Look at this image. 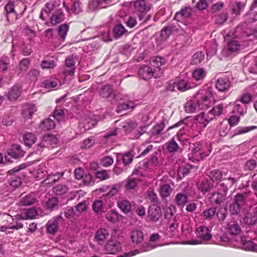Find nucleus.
Wrapping results in <instances>:
<instances>
[{
  "mask_svg": "<svg viewBox=\"0 0 257 257\" xmlns=\"http://www.w3.org/2000/svg\"><path fill=\"white\" fill-rule=\"evenodd\" d=\"M147 197L148 199L154 204L159 203V198L157 193L154 191L153 188H150L147 191Z\"/></svg>",
  "mask_w": 257,
  "mask_h": 257,
  "instance_id": "obj_43",
  "label": "nucleus"
},
{
  "mask_svg": "<svg viewBox=\"0 0 257 257\" xmlns=\"http://www.w3.org/2000/svg\"><path fill=\"white\" fill-rule=\"evenodd\" d=\"M240 242L242 245V248L248 251H256L257 250V245L252 241L248 239L245 236L241 237Z\"/></svg>",
  "mask_w": 257,
  "mask_h": 257,
  "instance_id": "obj_19",
  "label": "nucleus"
},
{
  "mask_svg": "<svg viewBox=\"0 0 257 257\" xmlns=\"http://www.w3.org/2000/svg\"><path fill=\"white\" fill-rule=\"evenodd\" d=\"M154 146L152 144H148L147 142L143 143L140 146V149L142 152L140 155V157H144L153 151Z\"/></svg>",
  "mask_w": 257,
  "mask_h": 257,
  "instance_id": "obj_46",
  "label": "nucleus"
},
{
  "mask_svg": "<svg viewBox=\"0 0 257 257\" xmlns=\"http://www.w3.org/2000/svg\"><path fill=\"white\" fill-rule=\"evenodd\" d=\"M5 10L6 12V17L8 22L13 23L17 20L18 15L15 9L14 2L11 1L9 2L5 6Z\"/></svg>",
  "mask_w": 257,
  "mask_h": 257,
  "instance_id": "obj_8",
  "label": "nucleus"
},
{
  "mask_svg": "<svg viewBox=\"0 0 257 257\" xmlns=\"http://www.w3.org/2000/svg\"><path fill=\"white\" fill-rule=\"evenodd\" d=\"M24 152L21 150V147L18 145H15L13 148L8 152V155L6 156V159L10 161L9 157H12L14 159H18L24 156Z\"/></svg>",
  "mask_w": 257,
  "mask_h": 257,
  "instance_id": "obj_17",
  "label": "nucleus"
},
{
  "mask_svg": "<svg viewBox=\"0 0 257 257\" xmlns=\"http://www.w3.org/2000/svg\"><path fill=\"white\" fill-rule=\"evenodd\" d=\"M227 105L224 103H220L214 106L212 109L215 115L216 116H220L223 113L224 108H226Z\"/></svg>",
  "mask_w": 257,
  "mask_h": 257,
  "instance_id": "obj_53",
  "label": "nucleus"
},
{
  "mask_svg": "<svg viewBox=\"0 0 257 257\" xmlns=\"http://www.w3.org/2000/svg\"><path fill=\"white\" fill-rule=\"evenodd\" d=\"M37 201L34 193H30L23 197L20 200L19 205L21 206H29Z\"/></svg>",
  "mask_w": 257,
  "mask_h": 257,
  "instance_id": "obj_20",
  "label": "nucleus"
},
{
  "mask_svg": "<svg viewBox=\"0 0 257 257\" xmlns=\"http://www.w3.org/2000/svg\"><path fill=\"white\" fill-rule=\"evenodd\" d=\"M53 192L57 195H62L68 191V187L65 185L60 184L53 188Z\"/></svg>",
  "mask_w": 257,
  "mask_h": 257,
  "instance_id": "obj_51",
  "label": "nucleus"
},
{
  "mask_svg": "<svg viewBox=\"0 0 257 257\" xmlns=\"http://www.w3.org/2000/svg\"><path fill=\"white\" fill-rule=\"evenodd\" d=\"M192 13V9L190 7L182 8L180 12H177L174 16V19L177 21H181L183 18H189Z\"/></svg>",
  "mask_w": 257,
  "mask_h": 257,
  "instance_id": "obj_18",
  "label": "nucleus"
},
{
  "mask_svg": "<svg viewBox=\"0 0 257 257\" xmlns=\"http://www.w3.org/2000/svg\"><path fill=\"white\" fill-rule=\"evenodd\" d=\"M108 236L109 233L106 229L100 228L96 232L95 239L97 241H103Z\"/></svg>",
  "mask_w": 257,
  "mask_h": 257,
  "instance_id": "obj_42",
  "label": "nucleus"
},
{
  "mask_svg": "<svg viewBox=\"0 0 257 257\" xmlns=\"http://www.w3.org/2000/svg\"><path fill=\"white\" fill-rule=\"evenodd\" d=\"M257 167V162L254 159H250L246 162L244 165V170L245 171H253Z\"/></svg>",
  "mask_w": 257,
  "mask_h": 257,
  "instance_id": "obj_56",
  "label": "nucleus"
},
{
  "mask_svg": "<svg viewBox=\"0 0 257 257\" xmlns=\"http://www.w3.org/2000/svg\"><path fill=\"white\" fill-rule=\"evenodd\" d=\"M55 123L51 118L44 120L40 124V127L44 131L51 130L54 128Z\"/></svg>",
  "mask_w": 257,
  "mask_h": 257,
  "instance_id": "obj_33",
  "label": "nucleus"
},
{
  "mask_svg": "<svg viewBox=\"0 0 257 257\" xmlns=\"http://www.w3.org/2000/svg\"><path fill=\"white\" fill-rule=\"evenodd\" d=\"M121 249L120 243L116 240H110L105 245V249L107 253L114 254Z\"/></svg>",
  "mask_w": 257,
  "mask_h": 257,
  "instance_id": "obj_12",
  "label": "nucleus"
},
{
  "mask_svg": "<svg viewBox=\"0 0 257 257\" xmlns=\"http://www.w3.org/2000/svg\"><path fill=\"white\" fill-rule=\"evenodd\" d=\"M201 146L199 145L192 149V158L197 161L203 159L204 156L201 152Z\"/></svg>",
  "mask_w": 257,
  "mask_h": 257,
  "instance_id": "obj_47",
  "label": "nucleus"
},
{
  "mask_svg": "<svg viewBox=\"0 0 257 257\" xmlns=\"http://www.w3.org/2000/svg\"><path fill=\"white\" fill-rule=\"evenodd\" d=\"M226 230L230 234L236 235L239 234L241 228L236 221L232 220L228 223Z\"/></svg>",
  "mask_w": 257,
  "mask_h": 257,
  "instance_id": "obj_21",
  "label": "nucleus"
},
{
  "mask_svg": "<svg viewBox=\"0 0 257 257\" xmlns=\"http://www.w3.org/2000/svg\"><path fill=\"white\" fill-rule=\"evenodd\" d=\"M57 142V139L54 135L44 136L41 142L37 146V153H41L44 150V148H49L52 145H56Z\"/></svg>",
  "mask_w": 257,
  "mask_h": 257,
  "instance_id": "obj_2",
  "label": "nucleus"
},
{
  "mask_svg": "<svg viewBox=\"0 0 257 257\" xmlns=\"http://www.w3.org/2000/svg\"><path fill=\"white\" fill-rule=\"evenodd\" d=\"M206 74V71L203 68L196 69L192 73L193 77L197 81L204 79Z\"/></svg>",
  "mask_w": 257,
  "mask_h": 257,
  "instance_id": "obj_45",
  "label": "nucleus"
},
{
  "mask_svg": "<svg viewBox=\"0 0 257 257\" xmlns=\"http://www.w3.org/2000/svg\"><path fill=\"white\" fill-rule=\"evenodd\" d=\"M99 93L103 98L115 99L116 97V91L109 84L102 85L99 89Z\"/></svg>",
  "mask_w": 257,
  "mask_h": 257,
  "instance_id": "obj_7",
  "label": "nucleus"
},
{
  "mask_svg": "<svg viewBox=\"0 0 257 257\" xmlns=\"http://www.w3.org/2000/svg\"><path fill=\"white\" fill-rule=\"evenodd\" d=\"M188 196L186 193H178L175 198L176 204L179 206H184L187 202Z\"/></svg>",
  "mask_w": 257,
  "mask_h": 257,
  "instance_id": "obj_27",
  "label": "nucleus"
},
{
  "mask_svg": "<svg viewBox=\"0 0 257 257\" xmlns=\"http://www.w3.org/2000/svg\"><path fill=\"white\" fill-rule=\"evenodd\" d=\"M37 140L35 135L32 133L26 134L24 136V141L25 145L28 147H31L34 144Z\"/></svg>",
  "mask_w": 257,
  "mask_h": 257,
  "instance_id": "obj_38",
  "label": "nucleus"
},
{
  "mask_svg": "<svg viewBox=\"0 0 257 257\" xmlns=\"http://www.w3.org/2000/svg\"><path fill=\"white\" fill-rule=\"evenodd\" d=\"M139 75L141 78L144 80L151 79L152 77H157L158 74L156 69H153L148 66L142 67L139 71Z\"/></svg>",
  "mask_w": 257,
  "mask_h": 257,
  "instance_id": "obj_9",
  "label": "nucleus"
},
{
  "mask_svg": "<svg viewBox=\"0 0 257 257\" xmlns=\"http://www.w3.org/2000/svg\"><path fill=\"white\" fill-rule=\"evenodd\" d=\"M117 206L124 213L128 212L131 208L130 201L126 199L119 200L117 202Z\"/></svg>",
  "mask_w": 257,
  "mask_h": 257,
  "instance_id": "obj_34",
  "label": "nucleus"
},
{
  "mask_svg": "<svg viewBox=\"0 0 257 257\" xmlns=\"http://www.w3.org/2000/svg\"><path fill=\"white\" fill-rule=\"evenodd\" d=\"M197 236L201 239L202 241H207L210 240L212 238V235L208 227L204 226L199 227L197 229Z\"/></svg>",
  "mask_w": 257,
  "mask_h": 257,
  "instance_id": "obj_14",
  "label": "nucleus"
},
{
  "mask_svg": "<svg viewBox=\"0 0 257 257\" xmlns=\"http://www.w3.org/2000/svg\"><path fill=\"white\" fill-rule=\"evenodd\" d=\"M101 164L104 167H108L113 163V159L110 156L103 157L101 160Z\"/></svg>",
  "mask_w": 257,
  "mask_h": 257,
  "instance_id": "obj_64",
  "label": "nucleus"
},
{
  "mask_svg": "<svg viewBox=\"0 0 257 257\" xmlns=\"http://www.w3.org/2000/svg\"><path fill=\"white\" fill-rule=\"evenodd\" d=\"M218 130L220 135L225 136L228 133L230 128L228 127V124L227 122H222L219 125Z\"/></svg>",
  "mask_w": 257,
  "mask_h": 257,
  "instance_id": "obj_55",
  "label": "nucleus"
},
{
  "mask_svg": "<svg viewBox=\"0 0 257 257\" xmlns=\"http://www.w3.org/2000/svg\"><path fill=\"white\" fill-rule=\"evenodd\" d=\"M179 148L178 144L173 139L167 143V149L169 153L176 152Z\"/></svg>",
  "mask_w": 257,
  "mask_h": 257,
  "instance_id": "obj_58",
  "label": "nucleus"
},
{
  "mask_svg": "<svg viewBox=\"0 0 257 257\" xmlns=\"http://www.w3.org/2000/svg\"><path fill=\"white\" fill-rule=\"evenodd\" d=\"M208 177L213 182H218L222 178V174L220 171L215 169L209 172Z\"/></svg>",
  "mask_w": 257,
  "mask_h": 257,
  "instance_id": "obj_39",
  "label": "nucleus"
},
{
  "mask_svg": "<svg viewBox=\"0 0 257 257\" xmlns=\"http://www.w3.org/2000/svg\"><path fill=\"white\" fill-rule=\"evenodd\" d=\"M148 216L149 219L154 222H156L162 216V211L160 207L155 204L149 207Z\"/></svg>",
  "mask_w": 257,
  "mask_h": 257,
  "instance_id": "obj_10",
  "label": "nucleus"
},
{
  "mask_svg": "<svg viewBox=\"0 0 257 257\" xmlns=\"http://www.w3.org/2000/svg\"><path fill=\"white\" fill-rule=\"evenodd\" d=\"M151 65L155 67L156 71H160V67L165 63V60L160 57L152 58L150 61Z\"/></svg>",
  "mask_w": 257,
  "mask_h": 257,
  "instance_id": "obj_30",
  "label": "nucleus"
},
{
  "mask_svg": "<svg viewBox=\"0 0 257 257\" xmlns=\"http://www.w3.org/2000/svg\"><path fill=\"white\" fill-rule=\"evenodd\" d=\"M242 222L252 226L257 223V206L251 207L242 218Z\"/></svg>",
  "mask_w": 257,
  "mask_h": 257,
  "instance_id": "obj_5",
  "label": "nucleus"
},
{
  "mask_svg": "<svg viewBox=\"0 0 257 257\" xmlns=\"http://www.w3.org/2000/svg\"><path fill=\"white\" fill-rule=\"evenodd\" d=\"M197 107L198 105H195L192 100H188L184 105L185 111L187 113L194 112Z\"/></svg>",
  "mask_w": 257,
  "mask_h": 257,
  "instance_id": "obj_49",
  "label": "nucleus"
},
{
  "mask_svg": "<svg viewBox=\"0 0 257 257\" xmlns=\"http://www.w3.org/2000/svg\"><path fill=\"white\" fill-rule=\"evenodd\" d=\"M190 171L188 168L184 166H180L178 169L177 175L179 179H182L183 177L187 175Z\"/></svg>",
  "mask_w": 257,
  "mask_h": 257,
  "instance_id": "obj_62",
  "label": "nucleus"
},
{
  "mask_svg": "<svg viewBox=\"0 0 257 257\" xmlns=\"http://www.w3.org/2000/svg\"><path fill=\"white\" fill-rule=\"evenodd\" d=\"M36 111L37 108L34 104H25L23 106L22 114L25 118H30Z\"/></svg>",
  "mask_w": 257,
  "mask_h": 257,
  "instance_id": "obj_22",
  "label": "nucleus"
},
{
  "mask_svg": "<svg viewBox=\"0 0 257 257\" xmlns=\"http://www.w3.org/2000/svg\"><path fill=\"white\" fill-rule=\"evenodd\" d=\"M22 88L21 85L16 84L13 85L7 93L8 99L11 101L16 100L21 95Z\"/></svg>",
  "mask_w": 257,
  "mask_h": 257,
  "instance_id": "obj_11",
  "label": "nucleus"
},
{
  "mask_svg": "<svg viewBox=\"0 0 257 257\" xmlns=\"http://www.w3.org/2000/svg\"><path fill=\"white\" fill-rule=\"evenodd\" d=\"M213 185L207 179H204L197 185L198 190L203 194L209 191Z\"/></svg>",
  "mask_w": 257,
  "mask_h": 257,
  "instance_id": "obj_23",
  "label": "nucleus"
},
{
  "mask_svg": "<svg viewBox=\"0 0 257 257\" xmlns=\"http://www.w3.org/2000/svg\"><path fill=\"white\" fill-rule=\"evenodd\" d=\"M62 219L61 215H59L55 218L48 221L46 227L48 233L55 234L58 231V221Z\"/></svg>",
  "mask_w": 257,
  "mask_h": 257,
  "instance_id": "obj_13",
  "label": "nucleus"
},
{
  "mask_svg": "<svg viewBox=\"0 0 257 257\" xmlns=\"http://www.w3.org/2000/svg\"><path fill=\"white\" fill-rule=\"evenodd\" d=\"M240 47V45L237 41L231 40L228 42L227 46L222 50V55L224 57L231 56L239 50Z\"/></svg>",
  "mask_w": 257,
  "mask_h": 257,
  "instance_id": "obj_4",
  "label": "nucleus"
},
{
  "mask_svg": "<svg viewBox=\"0 0 257 257\" xmlns=\"http://www.w3.org/2000/svg\"><path fill=\"white\" fill-rule=\"evenodd\" d=\"M127 32L124 27L120 24L115 26L113 29V33L115 39H118Z\"/></svg>",
  "mask_w": 257,
  "mask_h": 257,
  "instance_id": "obj_29",
  "label": "nucleus"
},
{
  "mask_svg": "<svg viewBox=\"0 0 257 257\" xmlns=\"http://www.w3.org/2000/svg\"><path fill=\"white\" fill-rule=\"evenodd\" d=\"M30 65V61L29 58H23L19 63V67L17 70L19 74L22 72L26 71Z\"/></svg>",
  "mask_w": 257,
  "mask_h": 257,
  "instance_id": "obj_36",
  "label": "nucleus"
},
{
  "mask_svg": "<svg viewBox=\"0 0 257 257\" xmlns=\"http://www.w3.org/2000/svg\"><path fill=\"white\" fill-rule=\"evenodd\" d=\"M88 207V202L86 201L79 203L75 207L77 212V216H79L81 213L87 210Z\"/></svg>",
  "mask_w": 257,
  "mask_h": 257,
  "instance_id": "obj_48",
  "label": "nucleus"
},
{
  "mask_svg": "<svg viewBox=\"0 0 257 257\" xmlns=\"http://www.w3.org/2000/svg\"><path fill=\"white\" fill-rule=\"evenodd\" d=\"M134 7L140 21H143V24H147L151 19L150 15L146 16L150 10V7L147 5L145 0H136L134 2Z\"/></svg>",
  "mask_w": 257,
  "mask_h": 257,
  "instance_id": "obj_1",
  "label": "nucleus"
},
{
  "mask_svg": "<svg viewBox=\"0 0 257 257\" xmlns=\"http://www.w3.org/2000/svg\"><path fill=\"white\" fill-rule=\"evenodd\" d=\"M250 193V191H245L243 193L236 194L234 196V202L241 206L242 205L245 203L246 198L249 195Z\"/></svg>",
  "mask_w": 257,
  "mask_h": 257,
  "instance_id": "obj_26",
  "label": "nucleus"
},
{
  "mask_svg": "<svg viewBox=\"0 0 257 257\" xmlns=\"http://www.w3.org/2000/svg\"><path fill=\"white\" fill-rule=\"evenodd\" d=\"M57 81L56 80L47 79L44 80L41 83V87L46 89H50L56 87L57 85Z\"/></svg>",
  "mask_w": 257,
  "mask_h": 257,
  "instance_id": "obj_52",
  "label": "nucleus"
},
{
  "mask_svg": "<svg viewBox=\"0 0 257 257\" xmlns=\"http://www.w3.org/2000/svg\"><path fill=\"white\" fill-rule=\"evenodd\" d=\"M240 208L241 205L233 202L229 206V211L232 214L236 215L240 212Z\"/></svg>",
  "mask_w": 257,
  "mask_h": 257,
  "instance_id": "obj_63",
  "label": "nucleus"
},
{
  "mask_svg": "<svg viewBox=\"0 0 257 257\" xmlns=\"http://www.w3.org/2000/svg\"><path fill=\"white\" fill-rule=\"evenodd\" d=\"M75 61L73 56H68L65 60V68L64 73L69 75L74 74L75 72Z\"/></svg>",
  "mask_w": 257,
  "mask_h": 257,
  "instance_id": "obj_16",
  "label": "nucleus"
},
{
  "mask_svg": "<svg viewBox=\"0 0 257 257\" xmlns=\"http://www.w3.org/2000/svg\"><path fill=\"white\" fill-rule=\"evenodd\" d=\"M256 128L257 126L255 125H251L248 126H238L235 129L234 134L232 137L248 133Z\"/></svg>",
  "mask_w": 257,
  "mask_h": 257,
  "instance_id": "obj_37",
  "label": "nucleus"
},
{
  "mask_svg": "<svg viewBox=\"0 0 257 257\" xmlns=\"http://www.w3.org/2000/svg\"><path fill=\"white\" fill-rule=\"evenodd\" d=\"M245 5V3L236 2L231 6L232 14H235L236 15H239L241 11L244 9Z\"/></svg>",
  "mask_w": 257,
  "mask_h": 257,
  "instance_id": "obj_41",
  "label": "nucleus"
},
{
  "mask_svg": "<svg viewBox=\"0 0 257 257\" xmlns=\"http://www.w3.org/2000/svg\"><path fill=\"white\" fill-rule=\"evenodd\" d=\"M131 238L134 243H140L144 238L143 232L141 230H134L131 233Z\"/></svg>",
  "mask_w": 257,
  "mask_h": 257,
  "instance_id": "obj_28",
  "label": "nucleus"
},
{
  "mask_svg": "<svg viewBox=\"0 0 257 257\" xmlns=\"http://www.w3.org/2000/svg\"><path fill=\"white\" fill-rule=\"evenodd\" d=\"M88 7L89 9L91 11L107 8L106 6L103 5L102 0H91L89 3Z\"/></svg>",
  "mask_w": 257,
  "mask_h": 257,
  "instance_id": "obj_35",
  "label": "nucleus"
},
{
  "mask_svg": "<svg viewBox=\"0 0 257 257\" xmlns=\"http://www.w3.org/2000/svg\"><path fill=\"white\" fill-rule=\"evenodd\" d=\"M39 74L40 72L38 70L32 69L29 71L27 75L29 79L32 81H35L37 80Z\"/></svg>",
  "mask_w": 257,
  "mask_h": 257,
  "instance_id": "obj_61",
  "label": "nucleus"
},
{
  "mask_svg": "<svg viewBox=\"0 0 257 257\" xmlns=\"http://www.w3.org/2000/svg\"><path fill=\"white\" fill-rule=\"evenodd\" d=\"M212 97V93L209 91H205V93L202 94L201 95L198 93L196 95V98L198 99V107L202 109H207L211 104L210 99Z\"/></svg>",
  "mask_w": 257,
  "mask_h": 257,
  "instance_id": "obj_3",
  "label": "nucleus"
},
{
  "mask_svg": "<svg viewBox=\"0 0 257 257\" xmlns=\"http://www.w3.org/2000/svg\"><path fill=\"white\" fill-rule=\"evenodd\" d=\"M238 100L235 101L232 111L233 112L238 113L240 115H243L246 113L247 106L243 103L240 104Z\"/></svg>",
  "mask_w": 257,
  "mask_h": 257,
  "instance_id": "obj_31",
  "label": "nucleus"
},
{
  "mask_svg": "<svg viewBox=\"0 0 257 257\" xmlns=\"http://www.w3.org/2000/svg\"><path fill=\"white\" fill-rule=\"evenodd\" d=\"M216 214V208L215 207H211L204 210L202 212V216L204 218L207 220H211Z\"/></svg>",
  "mask_w": 257,
  "mask_h": 257,
  "instance_id": "obj_40",
  "label": "nucleus"
},
{
  "mask_svg": "<svg viewBox=\"0 0 257 257\" xmlns=\"http://www.w3.org/2000/svg\"><path fill=\"white\" fill-rule=\"evenodd\" d=\"M64 20V14L61 11L55 12L51 18V23L54 25H56Z\"/></svg>",
  "mask_w": 257,
  "mask_h": 257,
  "instance_id": "obj_32",
  "label": "nucleus"
},
{
  "mask_svg": "<svg viewBox=\"0 0 257 257\" xmlns=\"http://www.w3.org/2000/svg\"><path fill=\"white\" fill-rule=\"evenodd\" d=\"M230 86V82L226 78H219L217 79L215 87L219 91L225 92L228 91Z\"/></svg>",
  "mask_w": 257,
  "mask_h": 257,
  "instance_id": "obj_15",
  "label": "nucleus"
},
{
  "mask_svg": "<svg viewBox=\"0 0 257 257\" xmlns=\"http://www.w3.org/2000/svg\"><path fill=\"white\" fill-rule=\"evenodd\" d=\"M252 97L247 92L242 93L239 99V101L242 103L246 105L252 101Z\"/></svg>",
  "mask_w": 257,
  "mask_h": 257,
  "instance_id": "obj_60",
  "label": "nucleus"
},
{
  "mask_svg": "<svg viewBox=\"0 0 257 257\" xmlns=\"http://www.w3.org/2000/svg\"><path fill=\"white\" fill-rule=\"evenodd\" d=\"M205 59V54L203 52H199L195 53L193 56L192 63L194 64H199L202 62Z\"/></svg>",
  "mask_w": 257,
  "mask_h": 257,
  "instance_id": "obj_50",
  "label": "nucleus"
},
{
  "mask_svg": "<svg viewBox=\"0 0 257 257\" xmlns=\"http://www.w3.org/2000/svg\"><path fill=\"white\" fill-rule=\"evenodd\" d=\"M165 120L163 119L159 124H156L152 128L151 133L152 136H156L160 134L165 126Z\"/></svg>",
  "mask_w": 257,
  "mask_h": 257,
  "instance_id": "obj_44",
  "label": "nucleus"
},
{
  "mask_svg": "<svg viewBox=\"0 0 257 257\" xmlns=\"http://www.w3.org/2000/svg\"><path fill=\"white\" fill-rule=\"evenodd\" d=\"M236 182V179L233 177H229L227 178H224L220 180V182L217 183V188L219 190L226 195L228 190Z\"/></svg>",
  "mask_w": 257,
  "mask_h": 257,
  "instance_id": "obj_6",
  "label": "nucleus"
},
{
  "mask_svg": "<svg viewBox=\"0 0 257 257\" xmlns=\"http://www.w3.org/2000/svg\"><path fill=\"white\" fill-rule=\"evenodd\" d=\"M134 155L132 152H127L124 153L122 156V161L124 165L130 164L133 161Z\"/></svg>",
  "mask_w": 257,
  "mask_h": 257,
  "instance_id": "obj_57",
  "label": "nucleus"
},
{
  "mask_svg": "<svg viewBox=\"0 0 257 257\" xmlns=\"http://www.w3.org/2000/svg\"><path fill=\"white\" fill-rule=\"evenodd\" d=\"M176 83V87L180 91H185L191 88L187 82L184 79L180 80Z\"/></svg>",
  "mask_w": 257,
  "mask_h": 257,
  "instance_id": "obj_54",
  "label": "nucleus"
},
{
  "mask_svg": "<svg viewBox=\"0 0 257 257\" xmlns=\"http://www.w3.org/2000/svg\"><path fill=\"white\" fill-rule=\"evenodd\" d=\"M68 26L67 24H63L61 25L58 29V33L59 35L61 37L62 39V41H64L65 39L66 36L68 31Z\"/></svg>",
  "mask_w": 257,
  "mask_h": 257,
  "instance_id": "obj_59",
  "label": "nucleus"
},
{
  "mask_svg": "<svg viewBox=\"0 0 257 257\" xmlns=\"http://www.w3.org/2000/svg\"><path fill=\"white\" fill-rule=\"evenodd\" d=\"M226 196V194L219 190L212 193L210 198L212 202H214L216 204H220L224 201Z\"/></svg>",
  "mask_w": 257,
  "mask_h": 257,
  "instance_id": "obj_24",
  "label": "nucleus"
},
{
  "mask_svg": "<svg viewBox=\"0 0 257 257\" xmlns=\"http://www.w3.org/2000/svg\"><path fill=\"white\" fill-rule=\"evenodd\" d=\"M173 189L169 184H164L162 185L160 188V195L163 200L166 199L169 197Z\"/></svg>",
  "mask_w": 257,
  "mask_h": 257,
  "instance_id": "obj_25",
  "label": "nucleus"
}]
</instances>
